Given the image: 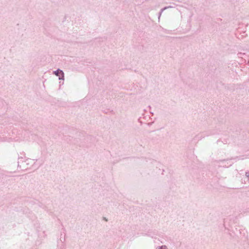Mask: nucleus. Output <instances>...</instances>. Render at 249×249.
Masks as SVG:
<instances>
[{
    "mask_svg": "<svg viewBox=\"0 0 249 249\" xmlns=\"http://www.w3.org/2000/svg\"><path fill=\"white\" fill-rule=\"evenodd\" d=\"M55 74L59 76V79H62L64 77V73L62 71L58 70L57 71L55 72Z\"/></svg>",
    "mask_w": 249,
    "mask_h": 249,
    "instance_id": "nucleus-1",
    "label": "nucleus"
}]
</instances>
